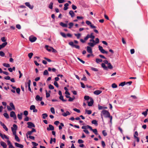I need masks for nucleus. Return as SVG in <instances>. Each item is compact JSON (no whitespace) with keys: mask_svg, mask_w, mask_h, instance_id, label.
<instances>
[{"mask_svg":"<svg viewBox=\"0 0 148 148\" xmlns=\"http://www.w3.org/2000/svg\"><path fill=\"white\" fill-rule=\"evenodd\" d=\"M90 98L89 97V96H85L84 97V99L86 100H88Z\"/></svg>","mask_w":148,"mask_h":148,"instance_id":"nucleus-59","label":"nucleus"},{"mask_svg":"<svg viewBox=\"0 0 148 148\" xmlns=\"http://www.w3.org/2000/svg\"><path fill=\"white\" fill-rule=\"evenodd\" d=\"M33 54L32 53H30L28 54V56L30 59H31L33 56Z\"/></svg>","mask_w":148,"mask_h":148,"instance_id":"nucleus-47","label":"nucleus"},{"mask_svg":"<svg viewBox=\"0 0 148 148\" xmlns=\"http://www.w3.org/2000/svg\"><path fill=\"white\" fill-rule=\"evenodd\" d=\"M32 144L33 145L35 146L34 147H36L38 145V144L35 142H32Z\"/></svg>","mask_w":148,"mask_h":148,"instance_id":"nucleus-60","label":"nucleus"},{"mask_svg":"<svg viewBox=\"0 0 148 148\" xmlns=\"http://www.w3.org/2000/svg\"><path fill=\"white\" fill-rule=\"evenodd\" d=\"M0 125L3 127V128L6 131L8 130V128H7L6 125L4 123H3L1 121H0Z\"/></svg>","mask_w":148,"mask_h":148,"instance_id":"nucleus-9","label":"nucleus"},{"mask_svg":"<svg viewBox=\"0 0 148 148\" xmlns=\"http://www.w3.org/2000/svg\"><path fill=\"white\" fill-rule=\"evenodd\" d=\"M27 124L28 125L27 127L28 128H31L32 127H35L34 124L31 122H28Z\"/></svg>","mask_w":148,"mask_h":148,"instance_id":"nucleus-3","label":"nucleus"},{"mask_svg":"<svg viewBox=\"0 0 148 148\" xmlns=\"http://www.w3.org/2000/svg\"><path fill=\"white\" fill-rule=\"evenodd\" d=\"M54 129V127L52 125L49 124V127L47 128V130L48 131L53 130Z\"/></svg>","mask_w":148,"mask_h":148,"instance_id":"nucleus-6","label":"nucleus"},{"mask_svg":"<svg viewBox=\"0 0 148 148\" xmlns=\"http://www.w3.org/2000/svg\"><path fill=\"white\" fill-rule=\"evenodd\" d=\"M125 84H126V83L125 82H121L120 84H119V86H124Z\"/></svg>","mask_w":148,"mask_h":148,"instance_id":"nucleus-32","label":"nucleus"},{"mask_svg":"<svg viewBox=\"0 0 148 148\" xmlns=\"http://www.w3.org/2000/svg\"><path fill=\"white\" fill-rule=\"evenodd\" d=\"M93 33H91L90 34V35L89 34V38L92 39H94L95 36H94L93 35Z\"/></svg>","mask_w":148,"mask_h":148,"instance_id":"nucleus-36","label":"nucleus"},{"mask_svg":"<svg viewBox=\"0 0 148 148\" xmlns=\"http://www.w3.org/2000/svg\"><path fill=\"white\" fill-rule=\"evenodd\" d=\"M3 115L7 119H8L9 117V116L7 113H5Z\"/></svg>","mask_w":148,"mask_h":148,"instance_id":"nucleus-34","label":"nucleus"},{"mask_svg":"<svg viewBox=\"0 0 148 148\" xmlns=\"http://www.w3.org/2000/svg\"><path fill=\"white\" fill-rule=\"evenodd\" d=\"M10 105L12 108V109H13L14 110H15V108L14 105L13 103L12 102H11L10 103Z\"/></svg>","mask_w":148,"mask_h":148,"instance_id":"nucleus-26","label":"nucleus"},{"mask_svg":"<svg viewBox=\"0 0 148 148\" xmlns=\"http://www.w3.org/2000/svg\"><path fill=\"white\" fill-rule=\"evenodd\" d=\"M73 110L78 113H80V110H79L76 108H74L73 109Z\"/></svg>","mask_w":148,"mask_h":148,"instance_id":"nucleus-54","label":"nucleus"},{"mask_svg":"<svg viewBox=\"0 0 148 148\" xmlns=\"http://www.w3.org/2000/svg\"><path fill=\"white\" fill-rule=\"evenodd\" d=\"M108 67L110 69H112L113 68V66L111 63H109L108 64Z\"/></svg>","mask_w":148,"mask_h":148,"instance_id":"nucleus-28","label":"nucleus"},{"mask_svg":"<svg viewBox=\"0 0 148 148\" xmlns=\"http://www.w3.org/2000/svg\"><path fill=\"white\" fill-rule=\"evenodd\" d=\"M91 69L92 70L95 71H98V70L97 69L94 67H92L91 68Z\"/></svg>","mask_w":148,"mask_h":148,"instance_id":"nucleus-55","label":"nucleus"},{"mask_svg":"<svg viewBox=\"0 0 148 148\" xmlns=\"http://www.w3.org/2000/svg\"><path fill=\"white\" fill-rule=\"evenodd\" d=\"M3 65L6 67H9L10 66V65L9 64L7 63H4L3 64Z\"/></svg>","mask_w":148,"mask_h":148,"instance_id":"nucleus-40","label":"nucleus"},{"mask_svg":"<svg viewBox=\"0 0 148 148\" xmlns=\"http://www.w3.org/2000/svg\"><path fill=\"white\" fill-rule=\"evenodd\" d=\"M15 140L18 142H19L20 141V140L17 135H15Z\"/></svg>","mask_w":148,"mask_h":148,"instance_id":"nucleus-39","label":"nucleus"},{"mask_svg":"<svg viewBox=\"0 0 148 148\" xmlns=\"http://www.w3.org/2000/svg\"><path fill=\"white\" fill-rule=\"evenodd\" d=\"M5 55V53H4L2 51H0V56L3 57Z\"/></svg>","mask_w":148,"mask_h":148,"instance_id":"nucleus-51","label":"nucleus"},{"mask_svg":"<svg viewBox=\"0 0 148 148\" xmlns=\"http://www.w3.org/2000/svg\"><path fill=\"white\" fill-rule=\"evenodd\" d=\"M112 87L113 88H115L117 87V85L115 83H113L112 85Z\"/></svg>","mask_w":148,"mask_h":148,"instance_id":"nucleus-43","label":"nucleus"},{"mask_svg":"<svg viewBox=\"0 0 148 148\" xmlns=\"http://www.w3.org/2000/svg\"><path fill=\"white\" fill-rule=\"evenodd\" d=\"M60 34L62 36H63L64 38H66V34L63 32H60Z\"/></svg>","mask_w":148,"mask_h":148,"instance_id":"nucleus-42","label":"nucleus"},{"mask_svg":"<svg viewBox=\"0 0 148 148\" xmlns=\"http://www.w3.org/2000/svg\"><path fill=\"white\" fill-rule=\"evenodd\" d=\"M54 84L56 87L58 88L59 87L58 84L57 82H54Z\"/></svg>","mask_w":148,"mask_h":148,"instance_id":"nucleus-63","label":"nucleus"},{"mask_svg":"<svg viewBox=\"0 0 148 148\" xmlns=\"http://www.w3.org/2000/svg\"><path fill=\"white\" fill-rule=\"evenodd\" d=\"M36 39V38L35 37H29V40L32 42H34Z\"/></svg>","mask_w":148,"mask_h":148,"instance_id":"nucleus-7","label":"nucleus"},{"mask_svg":"<svg viewBox=\"0 0 148 148\" xmlns=\"http://www.w3.org/2000/svg\"><path fill=\"white\" fill-rule=\"evenodd\" d=\"M60 25L62 27H67V25L66 24L64 23L63 22H60Z\"/></svg>","mask_w":148,"mask_h":148,"instance_id":"nucleus-17","label":"nucleus"},{"mask_svg":"<svg viewBox=\"0 0 148 148\" xmlns=\"http://www.w3.org/2000/svg\"><path fill=\"white\" fill-rule=\"evenodd\" d=\"M32 132L31 131H29L27 132V133L26 134V135L27 136V138H28V135H29V136H30L32 133Z\"/></svg>","mask_w":148,"mask_h":148,"instance_id":"nucleus-27","label":"nucleus"},{"mask_svg":"<svg viewBox=\"0 0 148 148\" xmlns=\"http://www.w3.org/2000/svg\"><path fill=\"white\" fill-rule=\"evenodd\" d=\"M102 91L99 90H97L94 92V94L96 95H99L102 92Z\"/></svg>","mask_w":148,"mask_h":148,"instance_id":"nucleus-12","label":"nucleus"},{"mask_svg":"<svg viewBox=\"0 0 148 148\" xmlns=\"http://www.w3.org/2000/svg\"><path fill=\"white\" fill-rule=\"evenodd\" d=\"M86 111L87 114H90L92 113V111L90 110H86Z\"/></svg>","mask_w":148,"mask_h":148,"instance_id":"nucleus-52","label":"nucleus"},{"mask_svg":"<svg viewBox=\"0 0 148 148\" xmlns=\"http://www.w3.org/2000/svg\"><path fill=\"white\" fill-rule=\"evenodd\" d=\"M16 28H17L19 29H20L21 28V26L19 24H17V25H16Z\"/></svg>","mask_w":148,"mask_h":148,"instance_id":"nucleus-61","label":"nucleus"},{"mask_svg":"<svg viewBox=\"0 0 148 148\" xmlns=\"http://www.w3.org/2000/svg\"><path fill=\"white\" fill-rule=\"evenodd\" d=\"M101 66L105 70L107 69V67L106 66L105 64L104 63L101 64Z\"/></svg>","mask_w":148,"mask_h":148,"instance_id":"nucleus-24","label":"nucleus"},{"mask_svg":"<svg viewBox=\"0 0 148 148\" xmlns=\"http://www.w3.org/2000/svg\"><path fill=\"white\" fill-rule=\"evenodd\" d=\"M53 4V2L50 3V4L49 5V8L51 9H52Z\"/></svg>","mask_w":148,"mask_h":148,"instance_id":"nucleus-37","label":"nucleus"},{"mask_svg":"<svg viewBox=\"0 0 148 148\" xmlns=\"http://www.w3.org/2000/svg\"><path fill=\"white\" fill-rule=\"evenodd\" d=\"M90 101L88 102V106H92L93 104L94 101L92 98H91L90 99Z\"/></svg>","mask_w":148,"mask_h":148,"instance_id":"nucleus-8","label":"nucleus"},{"mask_svg":"<svg viewBox=\"0 0 148 148\" xmlns=\"http://www.w3.org/2000/svg\"><path fill=\"white\" fill-rule=\"evenodd\" d=\"M15 145L16 146V147L20 148H23L24 147L23 145L19 144L17 143H15Z\"/></svg>","mask_w":148,"mask_h":148,"instance_id":"nucleus-10","label":"nucleus"},{"mask_svg":"<svg viewBox=\"0 0 148 148\" xmlns=\"http://www.w3.org/2000/svg\"><path fill=\"white\" fill-rule=\"evenodd\" d=\"M101 113L103 115H105V117H109L110 118V121L111 122L112 117V116H110V113L108 111L106 110H103L101 112Z\"/></svg>","mask_w":148,"mask_h":148,"instance_id":"nucleus-1","label":"nucleus"},{"mask_svg":"<svg viewBox=\"0 0 148 148\" xmlns=\"http://www.w3.org/2000/svg\"><path fill=\"white\" fill-rule=\"evenodd\" d=\"M1 145L3 147V148H6L7 145L4 142L2 141L1 142Z\"/></svg>","mask_w":148,"mask_h":148,"instance_id":"nucleus-15","label":"nucleus"},{"mask_svg":"<svg viewBox=\"0 0 148 148\" xmlns=\"http://www.w3.org/2000/svg\"><path fill=\"white\" fill-rule=\"evenodd\" d=\"M81 80H82L86 81L87 79H86L85 76V75H84L83 77L81 79Z\"/></svg>","mask_w":148,"mask_h":148,"instance_id":"nucleus-62","label":"nucleus"},{"mask_svg":"<svg viewBox=\"0 0 148 148\" xmlns=\"http://www.w3.org/2000/svg\"><path fill=\"white\" fill-rule=\"evenodd\" d=\"M35 106L34 105H32L30 106V109L31 110H34L35 108Z\"/></svg>","mask_w":148,"mask_h":148,"instance_id":"nucleus-50","label":"nucleus"},{"mask_svg":"<svg viewBox=\"0 0 148 148\" xmlns=\"http://www.w3.org/2000/svg\"><path fill=\"white\" fill-rule=\"evenodd\" d=\"M91 123L92 124H94L96 126H97L98 125L97 121L96 120H93L92 121Z\"/></svg>","mask_w":148,"mask_h":148,"instance_id":"nucleus-25","label":"nucleus"},{"mask_svg":"<svg viewBox=\"0 0 148 148\" xmlns=\"http://www.w3.org/2000/svg\"><path fill=\"white\" fill-rule=\"evenodd\" d=\"M45 47L46 48L47 50L49 51L50 52L52 51V49H51V48H52V47H50L49 48V46L46 45L45 46Z\"/></svg>","mask_w":148,"mask_h":148,"instance_id":"nucleus-23","label":"nucleus"},{"mask_svg":"<svg viewBox=\"0 0 148 148\" xmlns=\"http://www.w3.org/2000/svg\"><path fill=\"white\" fill-rule=\"evenodd\" d=\"M86 24L87 25H90H90H91L92 24L91 22L90 21H86Z\"/></svg>","mask_w":148,"mask_h":148,"instance_id":"nucleus-64","label":"nucleus"},{"mask_svg":"<svg viewBox=\"0 0 148 148\" xmlns=\"http://www.w3.org/2000/svg\"><path fill=\"white\" fill-rule=\"evenodd\" d=\"M138 136V132L137 131H136L134 134V138L135 139H136L137 141V142H139V138L136 136Z\"/></svg>","mask_w":148,"mask_h":148,"instance_id":"nucleus-4","label":"nucleus"},{"mask_svg":"<svg viewBox=\"0 0 148 148\" xmlns=\"http://www.w3.org/2000/svg\"><path fill=\"white\" fill-rule=\"evenodd\" d=\"M23 115V113H20V114H18L17 115V117L18 118V119L20 120H21L22 119V115Z\"/></svg>","mask_w":148,"mask_h":148,"instance_id":"nucleus-19","label":"nucleus"},{"mask_svg":"<svg viewBox=\"0 0 148 148\" xmlns=\"http://www.w3.org/2000/svg\"><path fill=\"white\" fill-rule=\"evenodd\" d=\"M101 145L103 148L105 147L106 146V144L105 142L103 141H101Z\"/></svg>","mask_w":148,"mask_h":148,"instance_id":"nucleus-57","label":"nucleus"},{"mask_svg":"<svg viewBox=\"0 0 148 148\" xmlns=\"http://www.w3.org/2000/svg\"><path fill=\"white\" fill-rule=\"evenodd\" d=\"M69 44L72 47H74V46H75V45L74 44V43L73 42H69Z\"/></svg>","mask_w":148,"mask_h":148,"instance_id":"nucleus-49","label":"nucleus"},{"mask_svg":"<svg viewBox=\"0 0 148 148\" xmlns=\"http://www.w3.org/2000/svg\"><path fill=\"white\" fill-rule=\"evenodd\" d=\"M13 127H11L12 131V132L13 134L15 136L16 135V130L17 129V126L16 124H13Z\"/></svg>","mask_w":148,"mask_h":148,"instance_id":"nucleus-2","label":"nucleus"},{"mask_svg":"<svg viewBox=\"0 0 148 148\" xmlns=\"http://www.w3.org/2000/svg\"><path fill=\"white\" fill-rule=\"evenodd\" d=\"M16 92L18 94H20V89L19 88H17L16 89Z\"/></svg>","mask_w":148,"mask_h":148,"instance_id":"nucleus-58","label":"nucleus"},{"mask_svg":"<svg viewBox=\"0 0 148 148\" xmlns=\"http://www.w3.org/2000/svg\"><path fill=\"white\" fill-rule=\"evenodd\" d=\"M49 74L47 70H45L43 72V75H47Z\"/></svg>","mask_w":148,"mask_h":148,"instance_id":"nucleus-45","label":"nucleus"},{"mask_svg":"<svg viewBox=\"0 0 148 148\" xmlns=\"http://www.w3.org/2000/svg\"><path fill=\"white\" fill-rule=\"evenodd\" d=\"M70 114V113L68 111H67L66 112H63L62 114V115L64 116H66L67 115H69Z\"/></svg>","mask_w":148,"mask_h":148,"instance_id":"nucleus-16","label":"nucleus"},{"mask_svg":"<svg viewBox=\"0 0 148 148\" xmlns=\"http://www.w3.org/2000/svg\"><path fill=\"white\" fill-rule=\"evenodd\" d=\"M59 99L62 100L63 102H66L67 101L66 99H64L63 98V96L62 95L60 96L59 97Z\"/></svg>","mask_w":148,"mask_h":148,"instance_id":"nucleus-22","label":"nucleus"},{"mask_svg":"<svg viewBox=\"0 0 148 148\" xmlns=\"http://www.w3.org/2000/svg\"><path fill=\"white\" fill-rule=\"evenodd\" d=\"M92 131L93 132V133H94V134H96V135L97 134V129H93V130H92Z\"/></svg>","mask_w":148,"mask_h":148,"instance_id":"nucleus-46","label":"nucleus"},{"mask_svg":"<svg viewBox=\"0 0 148 148\" xmlns=\"http://www.w3.org/2000/svg\"><path fill=\"white\" fill-rule=\"evenodd\" d=\"M7 42H4V43H2L1 45L2 48H3L5 47L7 44Z\"/></svg>","mask_w":148,"mask_h":148,"instance_id":"nucleus-44","label":"nucleus"},{"mask_svg":"<svg viewBox=\"0 0 148 148\" xmlns=\"http://www.w3.org/2000/svg\"><path fill=\"white\" fill-rule=\"evenodd\" d=\"M42 118L44 119H45L48 116L47 114L46 113H44L42 114Z\"/></svg>","mask_w":148,"mask_h":148,"instance_id":"nucleus-30","label":"nucleus"},{"mask_svg":"<svg viewBox=\"0 0 148 148\" xmlns=\"http://www.w3.org/2000/svg\"><path fill=\"white\" fill-rule=\"evenodd\" d=\"M96 62L97 63H99V62H101L102 61L101 59L97 58L96 59Z\"/></svg>","mask_w":148,"mask_h":148,"instance_id":"nucleus-35","label":"nucleus"},{"mask_svg":"<svg viewBox=\"0 0 148 148\" xmlns=\"http://www.w3.org/2000/svg\"><path fill=\"white\" fill-rule=\"evenodd\" d=\"M87 51L90 53H92V49L91 47L89 46H87Z\"/></svg>","mask_w":148,"mask_h":148,"instance_id":"nucleus-13","label":"nucleus"},{"mask_svg":"<svg viewBox=\"0 0 148 148\" xmlns=\"http://www.w3.org/2000/svg\"><path fill=\"white\" fill-rule=\"evenodd\" d=\"M142 114L145 117H146L147 114V110L142 113Z\"/></svg>","mask_w":148,"mask_h":148,"instance_id":"nucleus-31","label":"nucleus"},{"mask_svg":"<svg viewBox=\"0 0 148 148\" xmlns=\"http://www.w3.org/2000/svg\"><path fill=\"white\" fill-rule=\"evenodd\" d=\"M88 44L89 46L91 47H93L94 46V45H96L95 43L91 42H90L88 43Z\"/></svg>","mask_w":148,"mask_h":148,"instance_id":"nucleus-21","label":"nucleus"},{"mask_svg":"<svg viewBox=\"0 0 148 148\" xmlns=\"http://www.w3.org/2000/svg\"><path fill=\"white\" fill-rule=\"evenodd\" d=\"M102 133L104 136H106L107 135V134L105 130H103L102 132Z\"/></svg>","mask_w":148,"mask_h":148,"instance_id":"nucleus-38","label":"nucleus"},{"mask_svg":"<svg viewBox=\"0 0 148 148\" xmlns=\"http://www.w3.org/2000/svg\"><path fill=\"white\" fill-rule=\"evenodd\" d=\"M74 35L77 37V39H79L81 36V34L79 33L78 34H75Z\"/></svg>","mask_w":148,"mask_h":148,"instance_id":"nucleus-33","label":"nucleus"},{"mask_svg":"<svg viewBox=\"0 0 148 148\" xmlns=\"http://www.w3.org/2000/svg\"><path fill=\"white\" fill-rule=\"evenodd\" d=\"M50 110H51V112L52 113H53V114H55V110L53 108V107L51 108Z\"/></svg>","mask_w":148,"mask_h":148,"instance_id":"nucleus-41","label":"nucleus"},{"mask_svg":"<svg viewBox=\"0 0 148 148\" xmlns=\"http://www.w3.org/2000/svg\"><path fill=\"white\" fill-rule=\"evenodd\" d=\"M69 13V14L71 16V17H73L74 16L75 14L72 10L70 11Z\"/></svg>","mask_w":148,"mask_h":148,"instance_id":"nucleus-18","label":"nucleus"},{"mask_svg":"<svg viewBox=\"0 0 148 148\" xmlns=\"http://www.w3.org/2000/svg\"><path fill=\"white\" fill-rule=\"evenodd\" d=\"M25 4L26 6L28 7L30 9H32L34 7L33 6L31 5L29 2H26Z\"/></svg>","mask_w":148,"mask_h":148,"instance_id":"nucleus-11","label":"nucleus"},{"mask_svg":"<svg viewBox=\"0 0 148 148\" xmlns=\"http://www.w3.org/2000/svg\"><path fill=\"white\" fill-rule=\"evenodd\" d=\"M73 25H74V24L73 23L71 22V23H69V27L68 28L69 29H71L72 27L73 26Z\"/></svg>","mask_w":148,"mask_h":148,"instance_id":"nucleus-29","label":"nucleus"},{"mask_svg":"<svg viewBox=\"0 0 148 148\" xmlns=\"http://www.w3.org/2000/svg\"><path fill=\"white\" fill-rule=\"evenodd\" d=\"M10 116L12 117H13L14 120L16 119V116L15 113L14 111H12L10 113Z\"/></svg>","mask_w":148,"mask_h":148,"instance_id":"nucleus-5","label":"nucleus"},{"mask_svg":"<svg viewBox=\"0 0 148 148\" xmlns=\"http://www.w3.org/2000/svg\"><path fill=\"white\" fill-rule=\"evenodd\" d=\"M69 4L68 3H65L64 5V10H67L68 8V6H69Z\"/></svg>","mask_w":148,"mask_h":148,"instance_id":"nucleus-20","label":"nucleus"},{"mask_svg":"<svg viewBox=\"0 0 148 148\" xmlns=\"http://www.w3.org/2000/svg\"><path fill=\"white\" fill-rule=\"evenodd\" d=\"M49 88L50 89H53L54 88V86L51 84H50L49 86Z\"/></svg>","mask_w":148,"mask_h":148,"instance_id":"nucleus-48","label":"nucleus"},{"mask_svg":"<svg viewBox=\"0 0 148 148\" xmlns=\"http://www.w3.org/2000/svg\"><path fill=\"white\" fill-rule=\"evenodd\" d=\"M45 92H46V97L48 98L50 96V95L49 93L47 92V90H45Z\"/></svg>","mask_w":148,"mask_h":148,"instance_id":"nucleus-53","label":"nucleus"},{"mask_svg":"<svg viewBox=\"0 0 148 148\" xmlns=\"http://www.w3.org/2000/svg\"><path fill=\"white\" fill-rule=\"evenodd\" d=\"M36 100L37 101H41L42 100V98L40 97L39 95H37L35 98Z\"/></svg>","mask_w":148,"mask_h":148,"instance_id":"nucleus-14","label":"nucleus"},{"mask_svg":"<svg viewBox=\"0 0 148 148\" xmlns=\"http://www.w3.org/2000/svg\"><path fill=\"white\" fill-rule=\"evenodd\" d=\"M84 141L83 140L81 139H79L78 140V143L79 144H81L84 143Z\"/></svg>","mask_w":148,"mask_h":148,"instance_id":"nucleus-56","label":"nucleus"}]
</instances>
